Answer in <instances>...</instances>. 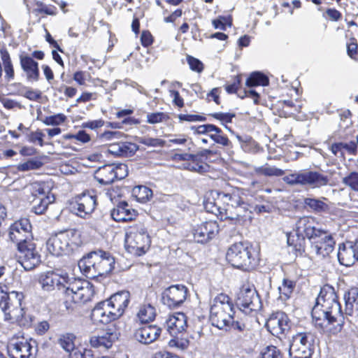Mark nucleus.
<instances>
[{
    "instance_id": "obj_1",
    "label": "nucleus",
    "mask_w": 358,
    "mask_h": 358,
    "mask_svg": "<svg viewBox=\"0 0 358 358\" xmlns=\"http://www.w3.org/2000/svg\"><path fill=\"white\" fill-rule=\"evenodd\" d=\"M38 281L44 292H52L55 288L62 292L67 310L73 309L71 303H84L93 296V290L87 282L70 277L66 273L59 274L54 271L43 272L38 275Z\"/></svg>"
},
{
    "instance_id": "obj_2",
    "label": "nucleus",
    "mask_w": 358,
    "mask_h": 358,
    "mask_svg": "<svg viewBox=\"0 0 358 358\" xmlns=\"http://www.w3.org/2000/svg\"><path fill=\"white\" fill-rule=\"evenodd\" d=\"M311 315L316 327L323 329L327 324L337 323L335 330L341 331L344 317L338 296L331 285L327 284L321 288Z\"/></svg>"
},
{
    "instance_id": "obj_3",
    "label": "nucleus",
    "mask_w": 358,
    "mask_h": 358,
    "mask_svg": "<svg viewBox=\"0 0 358 358\" xmlns=\"http://www.w3.org/2000/svg\"><path fill=\"white\" fill-rule=\"evenodd\" d=\"M80 270L91 279H99L107 276L114 268L115 259L103 250L92 251L78 262Z\"/></svg>"
},
{
    "instance_id": "obj_4",
    "label": "nucleus",
    "mask_w": 358,
    "mask_h": 358,
    "mask_svg": "<svg viewBox=\"0 0 358 358\" xmlns=\"http://www.w3.org/2000/svg\"><path fill=\"white\" fill-rule=\"evenodd\" d=\"M22 298V293H8L0 289V308L4 314V319L19 326H29L31 318L25 315L21 307Z\"/></svg>"
},
{
    "instance_id": "obj_5",
    "label": "nucleus",
    "mask_w": 358,
    "mask_h": 358,
    "mask_svg": "<svg viewBox=\"0 0 358 358\" xmlns=\"http://www.w3.org/2000/svg\"><path fill=\"white\" fill-rule=\"evenodd\" d=\"M226 258L232 266L243 271H251L258 264L255 248L248 243H236L227 250Z\"/></svg>"
},
{
    "instance_id": "obj_6",
    "label": "nucleus",
    "mask_w": 358,
    "mask_h": 358,
    "mask_svg": "<svg viewBox=\"0 0 358 358\" xmlns=\"http://www.w3.org/2000/svg\"><path fill=\"white\" fill-rule=\"evenodd\" d=\"M124 248L134 256H141L150 248L151 240L146 227L137 222L125 228Z\"/></svg>"
},
{
    "instance_id": "obj_7",
    "label": "nucleus",
    "mask_w": 358,
    "mask_h": 358,
    "mask_svg": "<svg viewBox=\"0 0 358 358\" xmlns=\"http://www.w3.org/2000/svg\"><path fill=\"white\" fill-rule=\"evenodd\" d=\"M234 315L233 303L227 295L221 294L214 299L210 311V321L213 326L228 331L229 324Z\"/></svg>"
},
{
    "instance_id": "obj_8",
    "label": "nucleus",
    "mask_w": 358,
    "mask_h": 358,
    "mask_svg": "<svg viewBox=\"0 0 358 358\" xmlns=\"http://www.w3.org/2000/svg\"><path fill=\"white\" fill-rule=\"evenodd\" d=\"M80 243V234L75 229L60 231L49 238L48 251L55 256L70 254Z\"/></svg>"
},
{
    "instance_id": "obj_9",
    "label": "nucleus",
    "mask_w": 358,
    "mask_h": 358,
    "mask_svg": "<svg viewBox=\"0 0 358 358\" xmlns=\"http://www.w3.org/2000/svg\"><path fill=\"white\" fill-rule=\"evenodd\" d=\"M329 178L315 171H303L291 173L283 178V181L291 186H308L310 188H320L329 182Z\"/></svg>"
},
{
    "instance_id": "obj_10",
    "label": "nucleus",
    "mask_w": 358,
    "mask_h": 358,
    "mask_svg": "<svg viewBox=\"0 0 358 358\" xmlns=\"http://www.w3.org/2000/svg\"><path fill=\"white\" fill-rule=\"evenodd\" d=\"M309 253L320 259H323L331 253L336 242L331 234L321 230L310 241Z\"/></svg>"
},
{
    "instance_id": "obj_11",
    "label": "nucleus",
    "mask_w": 358,
    "mask_h": 358,
    "mask_svg": "<svg viewBox=\"0 0 358 358\" xmlns=\"http://www.w3.org/2000/svg\"><path fill=\"white\" fill-rule=\"evenodd\" d=\"M17 249V262L25 271H31L40 264L41 255L36 250V244L33 241L20 243Z\"/></svg>"
},
{
    "instance_id": "obj_12",
    "label": "nucleus",
    "mask_w": 358,
    "mask_h": 358,
    "mask_svg": "<svg viewBox=\"0 0 358 358\" xmlns=\"http://www.w3.org/2000/svg\"><path fill=\"white\" fill-rule=\"evenodd\" d=\"M313 341L310 333H299L294 336L289 350L290 358H310L313 352Z\"/></svg>"
},
{
    "instance_id": "obj_13",
    "label": "nucleus",
    "mask_w": 358,
    "mask_h": 358,
    "mask_svg": "<svg viewBox=\"0 0 358 358\" xmlns=\"http://www.w3.org/2000/svg\"><path fill=\"white\" fill-rule=\"evenodd\" d=\"M236 304L240 310L249 314L253 311H258L262 308V301L257 292L255 289L243 287L236 300Z\"/></svg>"
},
{
    "instance_id": "obj_14",
    "label": "nucleus",
    "mask_w": 358,
    "mask_h": 358,
    "mask_svg": "<svg viewBox=\"0 0 358 358\" xmlns=\"http://www.w3.org/2000/svg\"><path fill=\"white\" fill-rule=\"evenodd\" d=\"M265 327L272 335L281 339L289 331L291 322L285 313L276 312L271 315Z\"/></svg>"
},
{
    "instance_id": "obj_15",
    "label": "nucleus",
    "mask_w": 358,
    "mask_h": 358,
    "mask_svg": "<svg viewBox=\"0 0 358 358\" xmlns=\"http://www.w3.org/2000/svg\"><path fill=\"white\" fill-rule=\"evenodd\" d=\"M9 238L17 244L27 243L32 241L31 225L27 218L15 221L9 228Z\"/></svg>"
},
{
    "instance_id": "obj_16",
    "label": "nucleus",
    "mask_w": 358,
    "mask_h": 358,
    "mask_svg": "<svg viewBox=\"0 0 358 358\" xmlns=\"http://www.w3.org/2000/svg\"><path fill=\"white\" fill-rule=\"evenodd\" d=\"M7 350L10 358H34L31 341L22 336L10 338Z\"/></svg>"
},
{
    "instance_id": "obj_17",
    "label": "nucleus",
    "mask_w": 358,
    "mask_h": 358,
    "mask_svg": "<svg viewBox=\"0 0 358 358\" xmlns=\"http://www.w3.org/2000/svg\"><path fill=\"white\" fill-rule=\"evenodd\" d=\"M187 288L182 285H171L162 294V302L169 308L180 306L186 299Z\"/></svg>"
},
{
    "instance_id": "obj_18",
    "label": "nucleus",
    "mask_w": 358,
    "mask_h": 358,
    "mask_svg": "<svg viewBox=\"0 0 358 358\" xmlns=\"http://www.w3.org/2000/svg\"><path fill=\"white\" fill-rule=\"evenodd\" d=\"M120 331L115 324L108 326L99 335L90 338V343L94 348H110L118 339Z\"/></svg>"
},
{
    "instance_id": "obj_19",
    "label": "nucleus",
    "mask_w": 358,
    "mask_h": 358,
    "mask_svg": "<svg viewBox=\"0 0 358 358\" xmlns=\"http://www.w3.org/2000/svg\"><path fill=\"white\" fill-rule=\"evenodd\" d=\"M96 206V196L88 194H83L76 199L72 204V211L78 216L85 218L90 215Z\"/></svg>"
},
{
    "instance_id": "obj_20",
    "label": "nucleus",
    "mask_w": 358,
    "mask_h": 358,
    "mask_svg": "<svg viewBox=\"0 0 358 358\" xmlns=\"http://www.w3.org/2000/svg\"><path fill=\"white\" fill-rule=\"evenodd\" d=\"M358 249L357 240L355 242H347L339 245L338 259L341 264L345 266H352L358 261Z\"/></svg>"
},
{
    "instance_id": "obj_21",
    "label": "nucleus",
    "mask_w": 358,
    "mask_h": 358,
    "mask_svg": "<svg viewBox=\"0 0 358 358\" xmlns=\"http://www.w3.org/2000/svg\"><path fill=\"white\" fill-rule=\"evenodd\" d=\"M218 231L219 227L216 222H205L194 229V237L198 243H205L213 239Z\"/></svg>"
},
{
    "instance_id": "obj_22",
    "label": "nucleus",
    "mask_w": 358,
    "mask_h": 358,
    "mask_svg": "<svg viewBox=\"0 0 358 358\" xmlns=\"http://www.w3.org/2000/svg\"><path fill=\"white\" fill-rule=\"evenodd\" d=\"M321 230L315 227L314 219L308 216L300 217L295 224L296 236L307 238L309 241L320 233Z\"/></svg>"
},
{
    "instance_id": "obj_23",
    "label": "nucleus",
    "mask_w": 358,
    "mask_h": 358,
    "mask_svg": "<svg viewBox=\"0 0 358 358\" xmlns=\"http://www.w3.org/2000/svg\"><path fill=\"white\" fill-rule=\"evenodd\" d=\"M109 304L106 300L97 303L92 311V317L95 321L107 324L120 317V310L110 311Z\"/></svg>"
},
{
    "instance_id": "obj_24",
    "label": "nucleus",
    "mask_w": 358,
    "mask_h": 358,
    "mask_svg": "<svg viewBox=\"0 0 358 358\" xmlns=\"http://www.w3.org/2000/svg\"><path fill=\"white\" fill-rule=\"evenodd\" d=\"M137 211L126 201L119 202L111 210L110 217L116 222H129L136 219Z\"/></svg>"
},
{
    "instance_id": "obj_25",
    "label": "nucleus",
    "mask_w": 358,
    "mask_h": 358,
    "mask_svg": "<svg viewBox=\"0 0 358 358\" xmlns=\"http://www.w3.org/2000/svg\"><path fill=\"white\" fill-rule=\"evenodd\" d=\"M20 64L29 82H37L40 78L38 63L31 57L21 54L19 56Z\"/></svg>"
},
{
    "instance_id": "obj_26",
    "label": "nucleus",
    "mask_w": 358,
    "mask_h": 358,
    "mask_svg": "<svg viewBox=\"0 0 358 358\" xmlns=\"http://www.w3.org/2000/svg\"><path fill=\"white\" fill-rule=\"evenodd\" d=\"M215 194L217 196L218 201H221L224 206L223 207L222 220L225 217V213H229V210H232L231 208L237 207L244 201L241 196L240 191L238 189L234 190L231 193L215 192Z\"/></svg>"
},
{
    "instance_id": "obj_27",
    "label": "nucleus",
    "mask_w": 358,
    "mask_h": 358,
    "mask_svg": "<svg viewBox=\"0 0 358 358\" xmlns=\"http://www.w3.org/2000/svg\"><path fill=\"white\" fill-rule=\"evenodd\" d=\"M166 331L171 336L176 337L178 334L185 331L187 328V317L183 313L170 316L166 320Z\"/></svg>"
},
{
    "instance_id": "obj_28",
    "label": "nucleus",
    "mask_w": 358,
    "mask_h": 358,
    "mask_svg": "<svg viewBox=\"0 0 358 358\" xmlns=\"http://www.w3.org/2000/svg\"><path fill=\"white\" fill-rule=\"evenodd\" d=\"M345 309L343 315L358 317V287H352L347 290L343 296Z\"/></svg>"
},
{
    "instance_id": "obj_29",
    "label": "nucleus",
    "mask_w": 358,
    "mask_h": 358,
    "mask_svg": "<svg viewBox=\"0 0 358 358\" xmlns=\"http://www.w3.org/2000/svg\"><path fill=\"white\" fill-rule=\"evenodd\" d=\"M138 150L135 143L129 142H118L110 143L107 151L116 157H130Z\"/></svg>"
},
{
    "instance_id": "obj_30",
    "label": "nucleus",
    "mask_w": 358,
    "mask_h": 358,
    "mask_svg": "<svg viewBox=\"0 0 358 358\" xmlns=\"http://www.w3.org/2000/svg\"><path fill=\"white\" fill-rule=\"evenodd\" d=\"M110 303V311L114 313L120 310V317L124 313L125 308L128 306L129 301V294L127 292L117 293L111 296L106 300Z\"/></svg>"
},
{
    "instance_id": "obj_31",
    "label": "nucleus",
    "mask_w": 358,
    "mask_h": 358,
    "mask_svg": "<svg viewBox=\"0 0 358 358\" xmlns=\"http://www.w3.org/2000/svg\"><path fill=\"white\" fill-rule=\"evenodd\" d=\"M325 197L319 199L315 197H307L303 200L304 207L315 213H327L330 210V206Z\"/></svg>"
},
{
    "instance_id": "obj_32",
    "label": "nucleus",
    "mask_w": 358,
    "mask_h": 358,
    "mask_svg": "<svg viewBox=\"0 0 358 358\" xmlns=\"http://www.w3.org/2000/svg\"><path fill=\"white\" fill-rule=\"evenodd\" d=\"M134 338L138 342L148 345L157 340V327L148 325L137 329Z\"/></svg>"
},
{
    "instance_id": "obj_33",
    "label": "nucleus",
    "mask_w": 358,
    "mask_h": 358,
    "mask_svg": "<svg viewBox=\"0 0 358 358\" xmlns=\"http://www.w3.org/2000/svg\"><path fill=\"white\" fill-rule=\"evenodd\" d=\"M114 167L111 164H106L99 167L94 173V178L101 185H109L115 180Z\"/></svg>"
},
{
    "instance_id": "obj_34",
    "label": "nucleus",
    "mask_w": 358,
    "mask_h": 358,
    "mask_svg": "<svg viewBox=\"0 0 358 358\" xmlns=\"http://www.w3.org/2000/svg\"><path fill=\"white\" fill-rule=\"evenodd\" d=\"M249 206L250 205L243 201L237 207L231 208L232 210H229V213H225V217H223V220H230L236 222L243 220L248 216V213H251Z\"/></svg>"
},
{
    "instance_id": "obj_35",
    "label": "nucleus",
    "mask_w": 358,
    "mask_h": 358,
    "mask_svg": "<svg viewBox=\"0 0 358 358\" xmlns=\"http://www.w3.org/2000/svg\"><path fill=\"white\" fill-rule=\"evenodd\" d=\"M221 201H218L217 196L215 192H212L211 195L207 197L204 201V208L208 213L215 214L220 220H222V215L223 214V207L220 206Z\"/></svg>"
},
{
    "instance_id": "obj_36",
    "label": "nucleus",
    "mask_w": 358,
    "mask_h": 358,
    "mask_svg": "<svg viewBox=\"0 0 358 358\" xmlns=\"http://www.w3.org/2000/svg\"><path fill=\"white\" fill-rule=\"evenodd\" d=\"M296 287V282L288 278H284L282 285L278 287V299L285 302L287 301L293 293Z\"/></svg>"
},
{
    "instance_id": "obj_37",
    "label": "nucleus",
    "mask_w": 358,
    "mask_h": 358,
    "mask_svg": "<svg viewBox=\"0 0 358 358\" xmlns=\"http://www.w3.org/2000/svg\"><path fill=\"white\" fill-rule=\"evenodd\" d=\"M55 201L53 195H48L41 198H35L33 200L32 210L37 215L43 214L47 209L49 204Z\"/></svg>"
},
{
    "instance_id": "obj_38",
    "label": "nucleus",
    "mask_w": 358,
    "mask_h": 358,
    "mask_svg": "<svg viewBox=\"0 0 358 358\" xmlns=\"http://www.w3.org/2000/svg\"><path fill=\"white\" fill-rule=\"evenodd\" d=\"M138 317L142 323L153 321L156 317L155 306L150 303L143 305L138 313Z\"/></svg>"
},
{
    "instance_id": "obj_39",
    "label": "nucleus",
    "mask_w": 358,
    "mask_h": 358,
    "mask_svg": "<svg viewBox=\"0 0 358 358\" xmlns=\"http://www.w3.org/2000/svg\"><path fill=\"white\" fill-rule=\"evenodd\" d=\"M231 330L237 334L239 339L245 337L249 331V329L243 320H235V316L232 318V322L229 324L228 331Z\"/></svg>"
},
{
    "instance_id": "obj_40",
    "label": "nucleus",
    "mask_w": 358,
    "mask_h": 358,
    "mask_svg": "<svg viewBox=\"0 0 358 358\" xmlns=\"http://www.w3.org/2000/svg\"><path fill=\"white\" fill-rule=\"evenodd\" d=\"M268 78L264 73L255 71L250 74L246 80V85L248 87H255L257 85L266 86L268 85Z\"/></svg>"
},
{
    "instance_id": "obj_41",
    "label": "nucleus",
    "mask_w": 358,
    "mask_h": 358,
    "mask_svg": "<svg viewBox=\"0 0 358 358\" xmlns=\"http://www.w3.org/2000/svg\"><path fill=\"white\" fill-rule=\"evenodd\" d=\"M257 174L262 175L264 176H282L285 174V171L280 169L275 166H271L268 164H265L255 169Z\"/></svg>"
},
{
    "instance_id": "obj_42",
    "label": "nucleus",
    "mask_w": 358,
    "mask_h": 358,
    "mask_svg": "<svg viewBox=\"0 0 358 358\" xmlns=\"http://www.w3.org/2000/svg\"><path fill=\"white\" fill-rule=\"evenodd\" d=\"M74 339L73 334H65L60 336L58 343L64 350L73 354L74 352H77V350L75 349Z\"/></svg>"
},
{
    "instance_id": "obj_43",
    "label": "nucleus",
    "mask_w": 358,
    "mask_h": 358,
    "mask_svg": "<svg viewBox=\"0 0 358 358\" xmlns=\"http://www.w3.org/2000/svg\"><path fill=\"white\" fill-rule=\"evenodd\" d=\"M132 194L140 202H147L152 196V191L145 186H137L132 190Z\"/></svg>"
},
{
    "instance_id": "obj_44",
    "label": "nucleus",
    "mask_w": 358,
    "mask_h": 358,
    "mask_svg": "<svg viewBox=\"0 0 358 358\" xmlns=\"http://www.w3.org/2000/svg\"><path fill=\"white\" fill-rule=\"evenodd\" d=\"M28 189L35 198H41L49 195L48 187L43 182H34L28 187Z\"/></svg>"
},
{
    "instance_id": "obj_45",
    "label": "nucleus",
    "mask_w": 358,
    "mask_h": 358,
    "mask_svg": "<svg viewBox=\"0 0 358 358\" xmlns=\"http://www.w3.org/2000/svg\"><path fill=\"white\" fill-rule=\"evenodd\" d=\"M287 243L289 245H293L296 255H302L305 252V238L302 236H297L296 240H294V236L290 234L287 236Z\"/></svg>"
},
{
    "instance_id": "obj_46",
    "label": "nucleus",
    "mask_w": 358,
    "mask_h": 358,
    "mask_svg": "<svg viewBox=\"0 0 358 358\" xmlns=\"http://www.w3.org/2000/svg\"><path fill=\"white\" fill-rule=\"evenodd\" d=\"M43 166V163L38 159H31L24 163L17 165V170L20 171H27L38 169Z\"/></svg>"
},
{
    "instance_id": "obj_47",
    "label": "nucleus",
    "mask_w": 358,
    "mask_h": 358,
    "mask_svg": "<svg viewBox=\"0 0 358 358\" xmlns=\"http://www.w3.org/2000/svg\"><path fill=\"white\" fill-rule=\"evenodd\" d=\"M342 183L349 187L352 190L358 192V172L352 171L343 178Z\"/></svg>"
},
{
    "instance_id": "obj_48",
    "label": "nucleus",
    "mask_w": 358,
    "mask_h": 358,
    "mask_svg": "<svg viewBox=\"0 0 358 358\" xmlns=\"http://www.w3.org/2000/svg\"><path fill=\"white\" fill-rule=\"evenodd\" d=\"M209 137L213 139L216 143L220 144L225 147H231V142L225 136L222 129H220L219 132L213 131L209 134Z\"/></svg>"
},
{
    "instance_id": "obj_49",
    "label": "nucleus",
    "mask_w": 358,
    "mask_h": 358,
    "mask_svg": "<svg viewBox=\"0 0 358 358\" xmlns=\"http://www.w3.org/2000/svg\"><path fill=\"white\" fill-rule=\"evenodd\" d=\"M66 117L62 113H58L54 115L45 117L43 122L45 125L57 126L65 122Z\"/></svg>"
},
{
    "instance_id": "obj_50",
    "label": "nucleus",
    "mask_w": 358,
    "mask_h": 358,
    "mask_svg": "<svg viewBox=\"0 0 358 358\" xmlns=\"http://www.w3.org/2000/svg\"><path fill=\"white\" fill-rule=\"evenodd\" d=\"M194 131V133L198 134H212L213 131L219 132L220 128L214 124H207L200 125L199 127H192L191 128Z\"/></svg>"
},
{
    "instance_id": "obj_51",
    "label": "nucleus",
    "mask_w": 358,
    "mask_h": 358,
    "mask_svg": "<svg viewBox=\"0 0 358 358\" xmlns=\"http://www.w3.org/2000/svg\"><path fill=\"white\" fill-rule=\"evenodd\" d=\"M187 142V139L184 136H178L175 138H170L168 141L158 139V146H171V143L176 145H185Z\"/></svg>"
},
{
    "instance_id": "obj_52",
    "label": "nucleus",
    "mask_w": 358,
    "mask_h": 358,
    "mask_svg": "<svg viewBox=\"0 0 358 358\" xmlns=\"http://www.w3.org/2000/svg\"><path fill=\"white\" fill-rule=\"evenodd\" d=\"M114 167L115 180H122L127 176V166L124 164H112Z\"/></svg>"
},
{
    "instance_id": "obj_53",
    "label": "nucleus",
    "mask_w": 358,
    "mask_h": 358,
    "mask_svg": "<svg viewBox=\"0 0 358 358\" xmlns=\"http://www.w3.org/2000/svg\"><path fill=\"white\" fill-rule=\"evenodd\" d=\"M37 8L36 10L40 13H45L50 15H55L57 13V8L55 6H47L42 2H36Z\"/></svg>"
},
{
    "instance_id": "obj_54",
    "label": "nucleus",
    "mask_w": 358,
    "mask_h": 358,
    "mask_svg": "<svg viewBox=\"0 0 358 358\" xmlns=\"http://www.w3.org/2000/svg\"><path fill=\"white\" fill-rule=\"evenodd\" d=\"M187 59L189 67L192 71L198 73H201L203 71V64L200 60L192 56H188Z\"/></svg>"
},
{
    "instance_id": "obj_55",
    "label": "nucleus",
    "mask_w": 358,
    "mask_h": 358,
    "mask_svg": "<svg viewBox=\"0 0 358 358\" xmlns=\"http://www.w3.org/2000/svg\"><path fill=\"white\" fill-rule=\"evenodd\" d=\"M261 358H282L280 351L274 346L268 348L266 352L261 355Z\"/></svg>"
},
{
    "instance_id": "obj_56",
    "label": "nucleus",
    "mask_w": 358,
    "mask_h": 358,
    "mask_svg": "<svg viewBox=\"0 0 358 358\" xmlns=\"http://www.w3.org/2000/svg\"><path fill=\"white\" fill-rule=\"evenodd\" d=\"M44 136V134L43 132L40 130H37L34 132H31L28 135V141L31 143H35L36 142H38L40 146L43 145V138Z\"/></svg>"
},
{
    "instance_id": "obj_57",
    "label": "nucleus",
    "mask_w": 358,
    "mask_h": 358,
    "mask_svg": "<svg viewBox=\"0 0 358 358\" xmlns=\"http://www.w3.org/2000/svg\"><path fill=\"white\" fill-rule=\"evenodd\" d=\"M122 133L120 131H105L99 136V138L101 141H111L113 139H117L120 138Z\"/></svg>"
},
{
    "instance_id": "obj_58",
    "label": "nucleus",
    "mask_w": 358,
    "mask_h": 358,
    "mask_svg": "<svg viewBox=\"0 0 358 358\" xmlns=\"http://www.w3.org/2000/svg\"><path fill=\"white\" fill-rule=\"evenodd\" d=\"M66 138H75L82 143H87L90 141V136L88 134L86 133L85 131L81 130L79 131L75 135H67L65 137Z\"/></svg>"
},
{
    "instance_id": "obj_59",
    "label": "nucleus",
    "mask_w": 358,
    "mask_h": 358,
    "mask_svg": "<svg viewBox=\"0 0 358 358\" xmlns=\"http://www.w3.org/2000/svg\"><path fill=\"white\" fill-rule=\"evenodd\" d=\"M21 95L31 101H37L41 96V92L38 90L27 89L25 92H22Z\"/></svg>"
},
{
    "instance_id": "obj_60",
    "label": "nucleus",
    "mask_w": 358,
    "mask_h": 358,
    "mask_svg": "<svg viewBox=\"0 0 358 358\" xmlns=\"http://www.w3.org/2000/svg\"><path fill=\"white\" fill-rule=\"evenodd\" d=\"M342 150H346L349 154L356 155L357 153V146L355 141L349 143H340Z\"/></svg>"
},
{
    "instance_id": "obj_61",
    "label": "nucleus",
    "mask_w": 358,
    "mask_h": 358,
    "mask_svg": "<svg viewBox=\"0 0 358 358\" xmlns=\"http://www.w3.org/2000/svg\"><path fill=\"white\" fill-rule=\"evenodd\" d=\"M211 115L222 122H231L232 118L235 117V114L231 113H215Z\"/></svg>"
},
{
    "instance_id": "obj_62",
    "label": "nucleus",
    "mask_w": 358,
    "mask_h": 358,
    "mask_svg": "<svg viewBox=\"0 0 358 358\" xmlns=\"http://www.w3.org/2000/svg\"><path fill=\"white\" fill-rule=\"evenodd\" d=\"M169 345L171 347H177L184 350L187 348L189 341L187 339H178V338H175L169 342Z\"/></svg>"
},
{
    "instance_id": "obj_63",
    "label": "nucleus",
    "mask_w": 358,
    "mask_h": 358,
    "mask_svg": "<svg viewBox=\"0 0 358 358\" xmlns=\"http://www.w3.org/2000/svg\"><path fill=\"white\" fill-rule=\"evenodd\" d=\"M202 162H196L192 163H188L186 169L191 171H194L197 173H203L206 171V167L202 164H201Z\"/></svg>"
},
{
    "instance_id": "obj_64",
    "label": "nucleus",
    "mask_w": 358,
    "mask_h": 358,
    "mask_svg": "<svg viewBox=\"0 0 358 358\" xmlns=\"http://www.w3.org/2000/svg\"><path fill=\"white\" fill-rule=\"evenodd\" d=\"M0 101L2 103L3 106L7 109H13L14 108H22V105L19 102L8 98H1Z\"/></svg>"
}]
</instances>
